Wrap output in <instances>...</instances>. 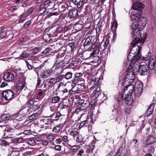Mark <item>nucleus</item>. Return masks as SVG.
I'll return each instance as SVG.
<instances>
[{
  "label": "nucleus",
  "instance_id": "nucleus-1",
  "mask_svg": "<svg viewBox=\"0 0 156 156\" xmlns=\"http://www.w3.org/2000/svg\"><path fill=\"white\" fill-rule=\"evenodd\" d=\"M138 43L133 41L131 43V47L132 48L127 58V60L131 62L129 66V69L132 68H137L138 67L139 62L138 60L140 58L141 50V47L136 44Z\"/></svg>",
  "mask_w": 156,
  "mask_h": 156
},
{
  "label": "nucleus",
  "instance_id": "nucleus-2",
  "mask_svg": "<svg viewBox=\"0 0 156 156\" xmlns=\"http://www.w3.org/2000/svg\"><path fill=\"white\" fill-rule=\"evenodd\" d=\"M132 30H134L133 32H131L133 37L134 38L133 41L136 43H140L143 44L145 41V39L141 38L142 34L141 29L140 28H138L136 26V24H133L131 25Z\"/></svg>",
  "mask_w": 156,
  "mask_h": 156
},
{
  "label": "nucleus",
  "instance_id": "nucleus-3",
  "mask_svg": "<svg viewBox=\"0 0 156 156\" xmlns=\"http://www.w3.org/2000/svg\"><path fill=\"white\" fill-rule=\"evenodd\" d=\"M136 69L132 68L131 69H129L128 68L126 70L127 73L123 80V86H126L133 83L135 77V74L133 71Z\"/></svg>",
  "mask_w": 156,
  "mask_h": 156
},
{
  "label": "nucleus",
  "instance_id": "nucleus-4",
  "mask_svg": "<svg viewBox=\"0 0 156 156\" xmlns=\"http://www.w3.org/2000/svg\"><path fill=\"white\" fill-rule=\"evenodd\" d=\"M151 55V54L149 52L145 57L142 56L141 54L139 59L145 61L149 60L148 63L149 68L151 70L154 69L156 70V58H153L150 59Z\"/></svg>",
  "mask_w": 156,
  "mask_h": 156
},
{
  "label": "nucleus",
  "instance_id": "nucleus-5",
  "mask_svg": "<svg viewBox=\"0 0 156 156\" xmlns=\"http://www.w3.org/2000/svg\"><path fill=\"white\" fill-rule=\"evenodd\" d=\"M134 87L135 95L136 97H139L143 92V83L139 81H137L136 82Z\"/></svg>",
  "mask_w": 156,
  "mask_h": 156
},
{
  "label": "nucleus",
  "instance_id": "nucleus-6",
  "mask_svg": "<svg viewBox=\"0 0 156 156\" xmlns=\"http://www.w3.org/2000/svg\"><path fill=\"white\" fill-rule=\"evenodd\" d=\"M16 75V73L13 71L5 73L3 75L4 80L6 81L11 82L14 80Z\"/></svg>",
  "mask_w": 156,
  "mask_h": 156
},
{
  "label": "nucleus",
  "instance_id": "nucleus-7",
  "mask_svg": "<svg viewBox=\"0 0 156 156\" xmlns=\"http://www.w3.org/2000/svg\"><path fill=\"white\" fill-rule=\"evenodd\" d=\"M137 68L139 70L138 72L141 75L144 76L147 75L148 73V67L147 65H141L139 66Z\"/></svg>",
  "mask_w": 156,
  "mask_h": 156
},
{
  "label": "nucleus",
  "instance_id": "nucleus-8",
  "mask_svg": "<svg viewBox=\"0 0 156 156\" xmlns=\"http://www.w3.org/2000/svg\"><path fill=\"white\" fill-rule=\"evenodd\" d=\"M156 141V139L152 136H149L147 139L144 140L143 142V145L144 147H147V146L150 145Z\"/></svg>",
  "mask_w": 156,
  "mask_h": 156
},
{
  "label": "nucleus",
  "instance_id": "nucleus-9",
  "mask_svg": "<svg viewBox=\"0 0 156 156\" xmlns=\"http://www.w3.org/2000/svg\"><path fill=\"white\" fill-rule=\"evenodd\" d=\"M4 98L6 100H11L13 98L14 94L13 92L10 90H6L3 92Z\"/></svg>",
  "mask_w": 156,
  "mask_h": 156
},
{
  "label": "nucleus",
  "instance_id": "nucleus-10",
  "mask_svg": "<svg viewBox=\"0 0 156 156\" xmlns=\"http://www.w3.org/2000/svg\"><path fill=\"white\" fill-rule=\"evenodd\" d=\"M130 83L126 86H123L125 87L123 90L125 89V93L126 94L132 95L133 92H135V87L133 84Z\"/></svg>",
  "mask_w": 156,
  "mask_h": 156
},
{
  "label": "nucleus",
  "instance_id": "nucleus-11",
  "mask_svg": "<svg viewBox=\"0 0 156 156\" xmlns=\"http://www.w3.org/2000/svg\"><path fill=\"white\" fill-rule=\"evenodd\" d=\"M83 75L81 73H76L75 74L74 79L72 80V82L74 84L79 83V82L83 81V79L82 78Z\"/></svg>",
  "mask_w": 156,
  "mask_h": 156
},
{
  "label": "nucleus",
  "instance_id": "nucleus-12",
  "mask_svg": "<svg viewBox=\"0 0 156 156\" xmlns=\"http://www.w3.org/2000/svg\"><path fill=\"white\" fill-rule=\"evenodd\" d=\"M136 11L134 10L132 12L131 18L132 20L139 21L141 17V12H140L139 11Z\"/></svg>",
  "mask_w": 156,
  "mask_h": 156
},
{
  "label": "nucleus",
  "instance_id": "nucleus-13",
  "mask_svg": "<svg viewBox=\"0 0 156 156\" xmlns=\"http://www.w3.org/2000/svg\"><path fill=\"white\" fill-rule=\"evenodd\" d=\"M136 24L137 25L136 26L138 27V28H140L142 29H144L147 24L146 18L141 17L139 20Z\"/></svg>",
  "mask_w": 156,
  "mask_h": 156
},
{
  "label": "nucleus",
  "instance_id": "nucleus-14",
  "mask_svg": "<svg viewBox=\"0 0 156 156\" xmlns=\"http://www.w3.org/2000/svg\"><path fill=\"white\" fill-rule=\"evenodd\" d=\"M99 50L98 49V48L97 49V47L95 50H94L92 52V55H93L92 56V60L91 61V62L93 63H97L98 62L99 60V56L97 55H96L97 54H98L99 52Z\"/></svg>",
  "mask_w": 156,
  "mask_h": 156
},
{
  "label": "nucleus",
  "instance_id": "nucleus-15",
  "mask_svg": "<svg viewBox=\"0 0 156 156\" xmlns=\"http://www.w3.org/2000/svg\"><path fill=\"white\" fill-rule=\"evenodd\" d=\"M52 70L48 69L42 71L41 73V77L43 79H46L49 77L52 73Z\"/></svg>",
  "mask_w": 156,
  "mask_h": 156
},
{
  "label": "nucleus",
  "instance_id": "nucleus-16",
  "mask_svg": "<svg viewBox=\"0 0 156 156\" xmlns=\"http://www.w3.org/2000/svg\"><path fill=\"white\" fill-rule=\"evenodd\" d=\"M83 22L79 20L73 24V29L76 31H80L83 28Z\"/></svg>",
  "mask_w": 156,
  "mask_h": 156
},
{
  "label": "nucleus",
  "instance_id": "nucleus-17",
  "mask_svg": "<svg viewBox=\"0 0 156 156\" xmlns=\"http://www.w3.org/2000/svg\"><path fill=\"white\" fill-rule=\"evenodd\" d=\"M126 96L124 98L125 103L128 106L131 105L133 101L132 95L125 94Z\"/></svg>",
  "mask_w": 156,
  "mask_h": 156
},
{
  "label": "nucleus",
  "instance_id": "nucleus-18",
  "mask_svg": "<svg viewBox=\"0 0 156 156\" xmlns=\"http://www.w3.org/2000/svg\"><path fill=\"white\" fill-rule=\"evenodd\" d=\"M123 112V109L122 108H121L117 110V112L118 113V115L116 118V120L115 121V122H117L118 123L120 124L122 122V118L121 114Z\"/></svg>",
  "mask_w": 156,
  "mask_h": 156
},
{
  "label": "nucleus",
  "instance_id": "nucleus-19",
  "mask_svg": "<svg viewBox=\"0 0 156 156\" xmlns=\"http://www.w3.org/2000/svg\"><path fill=\"white\" fill-rule=\"evenodd\" d=\"M144 7V4L141 2L139 3L136 4H133L132 5V7L135 11H139V12Z\"/></svg>",
  "mask_w": 156,
  "mask_h": 156
},
{
  "label": "nucleus",
  "instance_id": "nucleus-20",
  "mask_svg": "<svg viewBox=\"0 0 156 156\" xmlns=\"http://www.w3.org/2000/svg\"><path fill=\"white\" fill-rule=\"evenodd\" d=\"M92 37V36H90L84 39V42L83 44L84 48H88V46L91 44Z\"/></svg>",
  "mask_w": 156,
  "mask_h": 156
},
{
  "label": "nucleus",
  "instance_id": "nucleus-21",
  "mask_svg": "<svg viewBox=\"0 0 156 156\" xmlns=\"http://www.w3.org/2000/svg\"><path fill=\"white\" fill-rule=\"evenodd\" d=\"M155 105L154 103L151 104L148 109L146 111L145 116H148L150 115L152 113Z\"/></svg>",
  "mask_w": 156,
  "mask_h": 156
},
{
  "label": "nucleus",
  "instance_id": "nucleus-22",
  "mask_svg": "<svg viewBox=\"0 0 156 156\" xmlns=\"http://www.w3.org/2000/svg\"><path fill=\"white\" fill-rule=\"evenodd\" d=\"M92 52L90 53L89 51H84L82 53V57L83 58L85 59H91L92 58Z\"/></svg>",
  "mask_w": 156,
  "mask_h": 156
},
{
  "label": "nucleus",
  "instance_id": "nucleus-23",
  "mask_svg": "<svg viewBox=\"0 0 156 156\" xmlns=\"http://www.w3.org/2000/svg\"><path fill=\"white\" fill-rule=\"evenodd\" d=\"M30 109H28L26 107H22L19 110L20 114L21 117H26Z\"/></svg>",
  "mask_w": 156,
  "mask_h": 156
},
{
  "label": "nucleus",
  "instance_id": "nucleus-24",
  "mask_svg": "<svg viewBox=\"0 0 156 156\" xmlns=\"http://www.w3.org/2000/svg\"><path fill=\"white\" fill-rule=\"evenodd\" d=\"M109 43V40L107 39H106L105 41H102L101 42L100 46V49H101V51H103L105 50Z\"/></svg>",
  "mask_w": 156,
  "mask_h": 156
},
{
  "label": "nucleus",
  "instance_id": "nucleus-25",
  "mask_svg": "<svg viewBox=\"0 0 156 156\" xmlns=\"http://www.w3.org/2000/svg\"><path fill=\"white\" fill-rule=\"evenodd\" d=\"M101 93L100 91V89H96L94 92L90 94L91 97H95L94 98L96 99L101 95Z\"/></svg>",
  "mask_w": 156,
  "mask_h": 156
},
{
  "label": "nucleus",
  "instance_id": "nucleus-26",
  "mask_svg": "<svg viewBox=\"0 0 156 156\" xmlns=\"http://www.w3.org/2000/svg\"><path fill=\"white\" fill-rule=\"evenodd\" d=\"M69 16L73 18H76L78 16V11L76 8L70 10L69 12Z\"/></svg>",
  "mask_w": 156,
  "mask_h": 156
},
{
  "label": "nucleus",
  "instance_id": "nucleus-27",
  "mask_svg": "<svg viewBox=\"0 0 156 156\" xmlns=\"http://www.w3.org/2000/svg\"><path fill=\"white\" fill-rule=\"evenodd\" d=\"M125 93V89L122 90L121 93H120L119 96H116L115 97V100L118 101H121L124 99L123 97L125 95L124 94Z\"/></svg>",
  "mask_w": 156,
  "mask_h": 156
},
{
  "label": "nucleus",
  "instance_id": "nucleus-28",
  "mask_svg": "<svg viewBox=\"0 0 156 156\" xmlns=\"http://www.w3.org/2000/svg\"><path fill=\"white\" fill-rule=\"evenodd\" d=\"M15 130L10 127H7L6 128L5 130V133L4 136L7 135V137H9L8 135H12L13 134Z\"/></svg>",
  "mask_w": 156,
  "mask_h": 156
},
{
  "label": "nucleus",
  "instance_id": "nucleus-29",
  "mask_svg": "<svg viewBox=\"0 0 156 156\" xmlns=\"http://www.w3.org/2000/svg\"><path fill=\"white\" fill-rule=\"evenodd\" d=\"M73 3L76 6L78 9H80L83 5V3L82 0H72Z\"/></svg>",
  "mask_w": 156,
  "mask_h": 156
},
{
  "label": "nucleus",
  "instance_id": "nucleus-30",
  "mask_svg": "<svg viewBox=\"0 0 156 156\" xmlns=\"http://www.w3.org/2000/svg\"><path fill=\"white\" fill-rule=\"evenodd\" d=\"M17 86L18 88L19 89L21 90H25L27 87L25 86V84L23 82H21L20 81H18L17 84Z\"/></svg>",
  "mask_w": 156,
  "mask_h": 156
},
{
  "label": "nucleus",
  "instance_id": "nucleus-31",
  "mask_svg": "<svg viewBox=\"0 0 156 156\" xmlns=\"http://www.w3.org/2000/svg\"><path fill=\"white\" fill-rule=\"evenodd\" d=\"M88 106V105L86 104V105H80V106H79V107L77 108V106L76 107V108L75 112L78 114L80 111H83L86 109L87 107Z\"/></svg>",
  "mask_w": 156,
  "mask_h": 156
},
{
  "label": "nucleus",
  "instance_id": "nucleus-32",
  "mask_svg": "<svg viewBox=\"0 0 156 156\" xmlns=\"http://www.w3.org/2000/svg\"><path fill=\"white\" fill-rule=\"evenodd\" d=\"M41 122H43L45 125H51L53 123V121L51 119H42Z\"/></svg>",
  "mask_w": 156,
  "mask_h": 156
},
{
  "label": "nucleus",
  "instance_id": "nucleus-33",
  "mask_svg": "<svg viewBox=\"0 0 156 156\" xmlns=\"http://www.w3.org/2000/svg\"><path fill=\"white\" fill-rule=\"evenodd\" d=\"M97 102L96 101V99L94 98V99H91L90 101L89 105L90 108H91V109H94L95 107L97 105Z\"/></svg>",
  "mask_w": 156,
  "mask_h": 156
},
{
  "label": "nucleus",
  "instance_id": "nucleus-34",
  "mask_svg": "<svg viewBox=\"0 0 156 156\" xmlns=\"http://www.w3.org/2000/svg\"><path fill=\"white\" fill-rule=\"evenodd\" d=\"M69 106V104H65L64 101L61 102L58 104V108L60 110H62V109L68 107Z\"/></svg>",
  "mask_w": 156,
  "mask_h": 156
},
{
  "label": "nucleus",
  "instance_id": "nucleus-35",
  "mask_svg": "<svg viewBox=\"0 0 156 156\" xmlns=\"http://www.w3.org/2000/svg\"><path fill=\"white\" fill-rule=\"evenodd\" d=\"M10 117L9 114H4L0 116V119L3 121H5L8 120Z\"/></svg>",
  "mask_w": 156,
  "mask_h": 156
},
{
  "label": "nucleus",
  "instance_id": "nucleus-36",
  "mask_svg": "<svg viewBox=\"0 0 156 156\" xmlns=\"http://www.w3.org/2000/svg\"><path fill=\"white\" fill-rule=\"evenodd\" d=\"M61 124L57 125L53 128L52 131L55 133H59L61 130Z\"/></svg>",
  "mask_w": 156,
  "mask_h": 156
},
{
  "label": "nucleus",
  "instance_id": "nucleus-37",
  "mask_svg": "<svg viewBox=\"0 0 156 156\" xmlns=\"http://www.w3.org/2000/svg\"><path fill=\"white\" fill-rule=\"evenodd\" d=\"M61 98L59 96H55L52 98L51 102L53 104L58 103L60 100Z\"/></svg>",
  "mask_w": 156,
  "mask_h": 156
},
{
  "label": "nucleus",
  "instance_id": "nucleus-38",
  "mask_svg": "<svg viewBox=\"0 0 156 156\" xmlns=\"http://www.w3.org/2000/svg\"><path fill=\"white\" fill-rule=\"evenodd\" d=\"M96 143V141L95 140H93L92 141V142L89 145V151L90 152H92L94 149L95 147V143Z\"/></svg>",
  "mask_w": 156,
  "mask_h": 156
},
{
  "label": "nucleus",
  "instance_id": "nucleus-39",
  "mask_svg": "<svg viewBox=\"0 0 156 156\" xmlns=\"http://www.w3.org/2000/svg\"><path fill=\"white\" fill-rule=\"evenodd\" d=\"M102 22H101L100 21H99L98 24H97L96 28V32L97 33L98 32L99 33L101 32V27L102 26Z\"/></svg>",
  "mask_w": 156,
  "mask_h": 156
},
{
  "label": "nucleus",
  "instance_id": "nucleus-40",
  "mask_svg": "<svg viewBox=\"0 0 156 156\" xmlns=\"http://www.w3.org/2000/svg\"><path fill=\"white\" fill-rule=\"evenodd\" d=\"M72 75L73 73L70 71H69L65 73L64 77L66 79L68 80L72 78Z\"/></svg>",
  "mask_w": 156,
  "mask_h": 156
},
{
  "label": "nucleus",
  "instance_id": "nucleus-41",
  "mask_svg": "<svg viewBox=\"0 0 156 156\" xmlns=\"http://www.w3.org/2000/svg\"><path fill=\"white\" fill-rule=\"evenodd\" d=\"M39 115V114L38 113L33 114L29 117V119L30 120L36 119L38 117Z\"/></svg>",
  "mask_w": 156,
  "mask_h": 156
},
{
  "label": "nucleus",
  "instance_id": "nucleus-42",
  "mask_svg": "<svg viewBox=\"0 0 156 156\" xmlns=\"http://www.w3.org/2000/svg\"><path fill=\"white\" fill-rule=\"evenodd\" d=\"M101 79L98 78H95L94 80V86L95 87L96 89H99L100 86V81Z\"/></svg>",
  "mask_w": 156,
  "mask_h": 156
},
{
  "label": "nucleus",
  "instance_id": "nucleus-43",
  "mask_svg": "<svg viewBox=\"0 0 156 156\" xmlns=\"http://www.w3.org/2000/svg\"><path fill=\"white\" fill-rule=\"evenodd\" d=\"M29 57V54L28 53H24L22 52L21 54L20 55L19 57V59H23V58H26Z\"/></svg>",
  "mask_w": 156,
  "mask_h": 156
},
{
  "label": "nucleus",
  "instance_id": "nucleus-44",
  "mask_svg": "<svg viewBox=\"0 0 156 156\" xmlns=\"http://www.w3.org/2000/svg\"><path fill=\"white\" fill-rule=\"evenodd\" d=\"M26 126V125H20L18 124L16 125L15 127V132L17 133L18 130H22V129H23Z\"/></svg>",
  "mask_w": 156,
  "mask_h": 156
},
{
  "label": "nucleus",
  "instance_id": "nucleus-45",
  "mask_svg": "<svg viewBox=\"0 0 156 156\" xmlns=\"http://www.w3.org/2000/svg\"><path fill=\"white\" fill-rule=\"evenodd\" d=\"M68 46L71 48L72 51H74L76 47V46L74 42L69 43L68 44Z\"/></svg>",
  "mask_w": 156,
  "mask_h": 156
},
{
  "label": "nucleus",
  "instance_id": "nucleus-46",
  "mask_svg": "<svg viewBox=\"0 0 156 156\" xmlns=\"http://www.w3.org/2000/svg\"><path fill=\"white\" fill-rule=\"evenodd\" d=\"M77 88L81 91H83L84 90L85 88V86L84 83H82L78 84L77 85Z\"/></svg>",
  "mask_w": 156,
  "mask_h": 156
},
{
  "label": "nucleus",
  "instance_id": "nucleus-47",
  "mask_svg": "<svg viewBox=\"0 0 156 156\" xmlns=\"http://www.w3.org/2000/svg\"><path fill=\"white\" fill-rule=\"evenodd\" d=\"M43 38L45 41L48 42L50 41L51 40V37L49 34H44Z\"/></svg>",
  "mask_w": 156,
  "mask_h": 156
},
{
  "label": "nucleus",
  "instance_id": "nucleus-48",
  "mask_svg": "<svg viewBox=\"0 0 156 156\" xmlns=\"http://www.w3.org/2000/svg\"><path fill=\"white\" fill-rule=\"evenodd\" d=\"M62 137V140L65 143H67V145L69 146H71V145L69 144V140L68 139V137L64 135Z\"/></svg>",
  "mask_w": 156,
  "mask_h": 156
},
{
  "label": "nucleus",
  "instance_id": "nucleus-49",
  "mask_svg": "<svg viewBox=\"0 0 156 156\" xmlns=\"http://www.w3.org/2000/svg\"><path fill=\"white\" fill-rule=\"evenodd\" d=\"M84 103V100L83 99H79L77 101L76 105H75V107H76L77 105H86V104H87V103Z\"/></svg>",
  "mask_w": 156,
  "mask_h": 156
},
{
  "label": "nucleus",
  "instance_id": "nucleus-50",
  "mask_svg": "<svg viewBox=\"0 0 156 156\" xmlns=\"http://www.w3.org/2000/svg\"><path fill=\"white\" fill-rule=\"evenodd\" d=\"M71 151L73 152H76L79 149V147L78 145H75L72 146L71 145Z\"/></svg>",
  "mask_w": 156,
  "mask_h": 156
},
{
  "label": "nucleus",
  "instance_id": "nucleus-51",
  "mask_svg": "<svg viewBox=\"0 0 156 156\" xmlns=\"http://www.w3.org/2000/svg\"><path fill=\"white\" fill-rule=\"evenodd\" d=\"M34 99L33 98H30L28 100L27 103V104L28 106L29 107H31L32 105H33L35 102H34Z\"/></svg>",
  "mask_w": 156,
  "mask_h": 156
},
{
  "label": "nucleus",
  "instance_id": "nucleus-52",
  "mask_svg": "<svg viewBox=\"0 0 156 156\" xmlns=\"http://www.w3.org/2000/svg\"><path fill=\"white\" fill-rule=\"evenodd\" d=\"M54 70L58 74L61 73L63 71V70L60 66H56Z\"/></svg>",
  "mask_w": 156,
  "mask_h": 156
},
{
  "label": "nucleus",
  "instance_id": "nucleus-53",
  "mask_svg": "<svg viewBox=\"0 0 156 156\" xmlns=\"http://www.w3.org/2000/svg\"><path fill=\"white\" fill-rule=\"evenodd\" d=\"M147 148L148 150V152L149 153L153 152L154 151V148L153 146L151 145V144L150 145H148L147 147H145Z\"/></svg>",
  "mask_w": 156,
  "mask_h": 156
},
{
  "label": "nucleus",
  "instance_id": "nucleus-54",
  "mask_svg": "<svg viewBox=\"0 0 156 156\" xmlns=\"http://www.w3.org/2000/svg\"><path fill=\"white\" fill-rule=\"evenodd\" d=\"M117 22L116 21L114 20L112 22V30H116V29L117 27Z\"/></svg>",
  "mask_w": 156,
  "mask_h": 156
},
{
  "label": "nucleus",
  "instance_id": "nucleus-55",
  "mask_svg": "<svg viewBox=\"0 0 156 156\" xmlns=\"http://www.w3.org/2000/svg\"><path fill=\"white\" fill-rule=\"evenodd\" d=\"M55 80V79L54 78H51L50 79H47L46 80V82L48 83L52 84L54 83Z\"/></svg>",
  "mask_w": 156,
  "mask_h": 156
},
{
  "label": "nucleus",
  "instance_id": "nucleus-56",
  "mask_svg": "<svg viewBox=\"0 0 156 156\" xmlns=\"http://www.w3.org/2000/svg\"><path fill=\"white\" fill-rule=\"evenodd\" d=\"M45 11V9L44 7H43L41 6H40V9L39 10L38 14L40 16L43 13H44Z\"/></svg>",
  "mask_w": 156,
  "mask_h": 156
},
{
  "label": "nucleus",
  "instance_id": "nucleus-57",
  "mask_svg": "<svg viewBox=\"0 0 156 156\" xmlns=\"http://www.w3.org/2000/svg\"><path fill=\"white\" fill-rule=\"evenodd\" d=\"M47 138L48 140L51 141L54 140L55 136L53 133H50L48 135Z\"/></svg>",
  "mask_w": 156,
  "mask_h": 156
},
{
  "label": "nucleus",
  "instance_id": "nucleus-58",
  "mask_svg": "<svg viewBox=\"0 0 156 156\" xmlns=\"http://www.w3.org/2000/svg\"><path fill=\"white\" fill-rule=\"evenodd\" d=\"M31 23V21H29L27 22L23 25V28L24 29H26L28 28L30 25Z\"/></svg>",
  "mask_w": 156,
  "mask_h": 156
},
{
  "label": "nucleus",
  "instance_id": "nucleus-59",
  "mask_svg": "<svg viewBox=\"0 0 156 156\" xmlns=\"http://www.w3.org/2000/svg\"><path fill=\"white\" fill-rule=\"evenodd\" d=\"M77 136H77L76 138V142L78 143L81 142L83 139L82 136L80 135H77Z\"/></svg>",
  "mask_w": 156,
  "mask_h": 156
},
{
  "label": "nucleus",
  "instance_id": "nucleus-60",
  "mask_svg": "<svg viewBox=\"0 0 156 156\" xmlns=\"http://www.w3.org/2000/svg\"><path fill=\"white\" fill-rule=\"evenodd\" d=\"M59 11L60 12H63L66 10V8L64 5H59L58 7Z\"/></svg>",
  "mask_w": 156,
  "mask_h": 156
},
{
  "label": "nucleus",
  "instance_id": "nucleus-61",
  "mask_svg": "<svg viewBox=\"0 0 156 156\" xmlns=\"http://www.w3.org/2000/svg\"><path fill=\"white\" fill-rule=\"evenodd\" d=\"M52 4V2H51V1L50 0H48L45 1L44 3L41 5V6L43 7H44L45 6L49 4Z\"/></svg>",
  "mask_w": 156,
  "mask_h": 156
},
{
  "label": "nucleus",
  "instance_id": "nucleus-62",
  "mask_svg": "<svg viewBox=\"0 0 156 156\" xmlns=\"http://www.w3.org/2000/svg\"><path fill=\"white\" fill-rule=\"evenodd\" d=\"M25 62L27 66V68L29 70H31L33 69L32 66L30 64V62L28 61L25 60Z\"/></svg>",
  "mask_w": 156,
  "mask_h": 156
},
{
  "label": "nucleus",
  "instance_id": "nucleus-63",
  "mask_svg": "<svg viewBox=\"0 0 156 156\" xmlns=\"http://www.w3.org/2000/svg\"><path fill=\"white\" fill-rule=\"evenodd\" d=\"M7 33V31L6 30L1 32L0 33V37L2 38L5 37L6 36Z\"/></svg>",
  "mask_w": 156,
  "mask_h": 156
},
{
  "label": "nucleus",
  "instance_id": "nucleus-64",
  "mask_svg": "<svg viewBox=\"0 0 156 156\" xmlns=\"http://www.w3.org/2000/svg\"><path fill=\"white\" fill-rule=\"evenodd\" d=\"M122 152V151L121 150L120 148H119L117 150L114 156H120L121 155Z\"/></svg>",
  "mask_w": 156,
  "mask_h": 156
}]
</instances>
